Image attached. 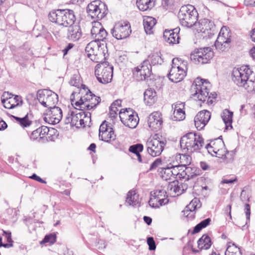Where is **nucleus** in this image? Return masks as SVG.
I'll return each instance as SVG.
<instances>
[{
    "label": "nucleus",
    "mask_w": 255,
    "mask_h": 255,
    "mask_svg": "<svg viewBox=\"0 0 255 255\" xmlns=\"http://www.w3.org/2000/svg\"><path fill=\"white\" fill-rule=\"evenodd\" d=\"M8 93H4L1 98V102L6 109H11L19 105L21 103V97L18 96L12 95L8 97Z\"/></svg>",
    "instance_id": "412c9836"
},
{
    "label": "nucleus",
    "mask_w": 255,
    "mask_h": 255,
    "mask_svg": "<svg viewBox=\"0 0 255 255\" xmlns=\"http://www.w3.org/2000/svg\"><path fill=\"white\" fill-rule=\"evenodd\" d=\"M166 138L160 134L150 136L146 141V147L148 153L153 157L160 155L166 145Z\"/></svg>",
    "instance_id": "39448f33"
},
{
    "label": "nucleus",
    "mask_w": 255,
    "mask_h": 255,
    "mask_svg": "<svg viewBox=\"0 0 255 255\" xmlns=\"http://www.w3.org/2000/svg\"><path fill=\"white\" fill-rule=\"evenodd\" d=\"M119 111L117 107L111 106L109 112V116L111 118H115L117 117Z\"/></svg>",
    "instance_id": "5fc2aeb1"
},
{
    "label": "nucleus",
    "mask_w": 255,
    "mask_h": 255,
    "mask_svg": "<svg viewBox=\"0 0 255 255\" xmlns=\"http://www.w3.org/2000/svg\"><path fill=\"white\" fill-rule=\"evenodd\" d=\"M209 153L212 156L218 158H224L227 163L232 162L233 161V156L232 153H229L225 148L223 140L221 138H217L212 141L206 146Z\"/></svg>",
    "instance_id": "7ed1b4c3"
},
{
    "label": "nucleus",
    "mask_w": 255,
    "mask_h": 255,
    "mask_svg": "<svg viewBox=\"0 0 255 255\" xmlns=\"http://www.w3.org/2000/svg\"><path fill=\"white\" fill-rule=\"evenodd\" d=\"M177 185H178L177 180H174L169 183L167 188V192L171 196H175L177 195V192H179V190L177 189Z\"/></svg>",
    "instance_id": "79ce46f5"
},
{
    "label": "nucleus",
    "mask_w": 255,
    "mask_h": 255,
    "mask_svg": "<svg viewBox=\"0 0 255 255\" xmlns=\"http://www.w3.org/2000/svg\"><path fill=\"white\" fill-rule=\"evenodd\" d=\"M180 144L181 148L192 152L203 146L204 140L200 135L189 132L181 137Z\"/></svg>",
    "instance_id": "423d86ee"
},
{
    "label": "nucleus",
    "mask_w": 255,
    "mask_h": 255,
    "mask_svg": "<svg viewBox=\"0 0 255 255\" xmlns=\"http://www.w3.org/2000/svg\"><path fill=\"white\" fill-rule=\"evenodd\" d=\"M82 32L78 25H71L69 26L67 34V38L73 41H78L81 37Z\"/></svg>",
    "instance_id": "b1692460"
},
{
    "label": "nucleus",
    "mask_w": 255,
    "mask_h": 255,
    "mask_svg": "<svg viewBox=\"0 0 255 255\" xmlns=\"http://www.w3.org/2000/svg\"><path fill=\"white\" fill-rule=\"evenodd\" d=\"M152 197L149 200L148 203L150 206L153 208H157L162 205H165L168 202L167 199H159L152 194V192L151 193Z\"/></svg>",
    "instance_id": "e433bc0d"
},
{
    "label": "nucleus",
    "mask_w": 255,
    "mask_h": 255,
    "mask_svg": "<svg viewBox=\"0 0 255 255\" xmlns=\"http://www.w3.org/2000/svg\"><path fill=\"white\" fill-rule=\"evenodd\" d=\"M198 25L197 31L204 33V36L210 38L214 35L216 31L215 25L211 20L206 18L201 19L199 21Z\"/></svg>",
    "instance_id": "f3484780"
},
{
    "label": "nucleus",
    "mask_w": 255,
    "mask_h": 255,
    "mask_svg": "<svg viewBox=\"0 0 255 255\" xmlns=\"http://www.w3.org/2000/svg\"><path fill=\"white\" fill-rule=\"evenodd\" d=\"M201 207V204L200 200L198 198H194L193 199L190 203L185 208L184 212H187L188 211L193 212L196 209L200 208Z\"/></svg>",
    "instance_id": "a19ab883"
},
{
    "label": "nucleus",
    "mask_w": 255,
    "mask_h": 255,
    "mask_svg": "<svg viewBox=\"0 0 255 255\" xmlns=\"http://www.w3.org/2000/svg\"><path fill=\"white\" fill-rule=\"evenodd\" d=\"M237 181V178H235L234 179H223L221 183L222 184H232L233 183Z\"/></svg>",
    "instance_id": "052dcab7"
},
{
    "label": "nucleus",
    "mask_w": 255,
    "mask_h": 255,
    "mask_svg": "<svg viewBox=\"0 0 255 255\" xmlns=\"http://www.w3.org/2000/svg\"><path fill=\"white\" fill-rule=\"evenodd\" d=\"M160 176L164 180H171L173 178V172H171L170 167L162 168L159 171Z\"/></svg>",
    "instance_id": "c03bdc74"
},
{
    "label": "nucleus",
    "mask_w": 255,
    "mask_h": 255,
    "mask_svg": "<svg viewBox=\"0 0 255 255\" xmlns=\"http://www.w3.org/2000/svg\"><path fill=\"white\" fill-rule=\"evenodd\" d=\"M119 117L122 123L126 127L131 128H135L139 122L137 114L130 108L122 109L120 110Z\"/></svg>",
    "instance_id": "f8f14e48"
},
{
    "label": "nucleus",
    "mask_w": 255,
    "mask_h": 255,
    "mask_svg": "<svg viewBox=\"0 0 255 255\" xmlns=\"http://www.w3.org/2000/svg\"><path fill=\"white\" fill-rule=\"evenodd\" d=\"M230 43L231 42H227V41H216L215 43V46L217 49L220 51H225L228 50L230 47Z\"/></svg>",
    "instance_id": "49530a36"
},
{
    "label": "nucleus",
    "mask_w": 255,
    "mask_h": 255,
    "mask_svg": "<svg viewBox=\"0 0 255 255\" xmlns=\"http://www.w3.org/2000/svg\"><path fill=\"white\" fill-rule=\"evenodd\" d=\"M179 167H181V166L178 164L172 165L170 167L171 172H173L172 175L173 179H175L176 177L178 175H179V176L180 175L184 176V174L185 175H187V173L191 170L190 167H186L185 169L183 170L182 172L180 173L179 171L180 169H179Z\"/></svg>",
    "instance_id": "58836bf2"
},
{
    "label": "nucleus",
    "mask_w": 255,
    "mask_h": 255,
    "mask_svg": "<svg viewBox=\"0 0 255 255\" xmlns=\"http://www.w3.org/2000/svg\"><path fill=\"white\" fill-rule=\"evenodd\" d=\"M39 132V130L38 128L33 131L30 136V139L32 140H34L39 138V141H40L41 138H40V135Z\"/></svg>",
    "instance_id": "4d7b16f0"
},
{
    "label": "nucleus",
    "mask_w": 255,
    "mask_h": 255,
    "mask_svg": "<svg viewBox=\"0 0 255 255\" xmlns=\"http://www.w3.org/2000/svg\"><path fill=\"white\" fill-rule=\"evenodd\" d=\"M17 122L23 128L29 127L32 123V121L29 120L28 115L27 114L23 118L14 117Z\"/></svg>",
    "instance_id": "a18cd8bd"
},
{
    "label": "nucleus",
    "mask_w": 255,
    "mask_h": 255,
    "mask_svg": "<svg viewBox=\"0 0 255 255\" xmlns=\"http://www.w3.org/2000/svg\"><path fill=\"white\" fill-rule=\"evenodd\" d=\"M231 34L229 28L227 26H224L221 29L216 41H218V42H219H219H231Z\"/></svg>",
    "instance_id": "2f4dec72"
},
{
    "label": "nucleus",
    "mask_w": 255,
    "mask_h": 255,
    "mask_svg": "<svg viewBox=\"0 0 255 255\" xmlns=\"http://www.w3.org/2000/svg\"><path fill=\"white\" fill-rule=\"evenodd\" d=\"M184 106L183 103L176 104L175 105V109L172 118L173 121H180L185 119V114L182 109Z\"/></svg>",
    "instance_id": "bb28decb"
},
{
    "label": "nucleus",
    "mask_w": 255,
    "mask_h": 255,
    "mask_svg": "<svg viewBox=\"0 0 255 255\" xmlns=\"http://www.w3.org/2000/svg\"><path fill=\"white\" fill-rule=\"evenodd\" d=\"M245 2L247 5L255 6V0H245Z\"/></svg>",
    "instance_id": "774afa93"
},
{
    "label": "nucleus",
    "mask_w": 255,
    "mask_h": 255,
    "mask_svg": "<svg viewBox=\"0 0 255 255\" xmlns=\"http://www.w3.org/2000/svg\"><path fill=\"white\" fill-rule=\"evenodd\" d=\"M175 159L178 163V165L181 167H187L186 166L189 165L192 160L191 157L186 154H178L175 156Z\"/></svg>",
    "instance_id": "72a5a7b5"
},
{
    "label": "nucleus",
    "mask_w": 255,
    "mask_h": 255,
    "mask_svg": "<svg viewBox=\"0 0 255 255\" xmlns=\"http://www.w3.org/2000/svg\"><path fill=\"white\" fill-rule=\"evenodd\" d=\"M156 22V19L152 17L147 16L144 18L143 24L146 34H150L152 33V29Z\"/></svg>",
    "instance_id": "473e14b6"
},
{
    "label": "nucleus",
    "mask_w": 255,
    "mask_h": 255,
    "mask_svg": "<svg viewBox=\"0 0 255 255\" xmlns=\"http://www.w3.org/2000/svg\"><path fill=\"white\" fill-rule=\"evenodd\" d=\"M155 0H137L136 5L139 9L145 11L151 9L155 5Z\"/></svg>",
    "instance_id": "7c9ffc66"
},
{
    "label": "nucleus",
    "mask_w": 255,
    "mask_h": 255,
    "mask_svg": "<svg viewBox=\"0 0 255 255\" xmlns=\"http://www.w3.org/2000/svg\"><path fill=\"white\" fill-rule=\"evenodd\" d=\"M166 193L167 192L165 190L163 189H158L154 191L152 194L154 195L155 197H156L159 199H163L162 197H165Z\"/></svg>",
    "instance_id": "3c124183"
},
{
    "label": "nucleus",
    "mask_w": 255,
    "mask_h": 255,
    "mask_svg": "<svg viewBox=\"0 0 255 255\" xmlns=\"http://www.w3.org/2000/svg\"><path fill=\"white\" fill-rule=\"evenodd\" d=\"M62 21L61 25L65 27L73 25L76 20L75 12L72 9H62Z\"/></svg>",
    "instance_id": "5701e85b"
},
{
    "label": "nucleus",
    "mask_w": 255,
    "mask_h": 255,
    "mask_svg": "<svg viewBox=\"0 0 255 255\" xmlns=\"http://www.w3.org/2000/svg\"><path fill=\"white\" fill-rule=\"evenodd\" d=\"M231 243H229V244ZM225 255H242L240 248L238 247L234 243L232 245H228L225 252Z\"/></svg>",
    "instance_id": "ea45409f"
},
{
    "label": "nucleus",
    "mask_w": 255,
    "mask_h": 255,
    "mask_svg": "<svg viewBox=\"0 0 255 255\" xmlns=\"http://www.w3.org/2000/svg\"><path fill=\"white\" fill-rule=\"evenodd\" d=\"M39 130V133L40 135V138L43 139L45 135L48 134L50 131L49 128L46 126H41L38 128Z\"/></svg>",
    "instance_id": "603ef678"
},
{
    "label": "nucleus",
    "mask_w": 255,
    "mask_h": 255,
    "mask_svg": "<svg viewBox=\"0 0 255 255\" xmlns=\"http://www.w3.org/2000/svg\"><path fill=\"white\" fill-rule=\"evenodd\" d=\"M69 84L72 86L79 88L82 84L80 83V77L78 75H74L72 76Z\"/></svg>",
    "instance_id": "8fccbe9b"
},
{
    "label": "nucleus",
    "mask_w": 255,
    "mask_h": 255,
    "mask_svg": "<svg viewBox=\"0 0 255 255\" xmlns=\"http://www.w3.org/2000/svg\"><path fill=\"white\" fill-rule=\"evenodd\" d=\"M162 123L161 114L160 112H153L148 117V126L153 130L157 131L160 129Z\"/></svg>",
    "instance_id": "4be33fe9"
},
{
    "label": "nucleus",
    "mask_w": 255,
    "mask_h": 255,
    "mask_svg": "<svg viewBox=\"0 0 255 255\" xmlns=\"http://www.w3.org/2000/svg\"><path fill=\"white\" fill-rule=\"evenodd\" d=\"M143 149V145L141 143H137L130 146L128 150L129 152L134 153L137 157L138 161L139 162H141L142 158L140 152H141Z\"/></svg>",
    "instance_id": "4c0bfd02"
},
{
    "label": "nucleus",
    "mask_w": 255,
    "mask_h": 255,
    "mask_svg": "<svg viewBox=\"0 0 255 255\" xmlns=\"http://www.w3.org/2000/svg\"><path fill=\"white\" fill-rule=\"evenodd\" d=\"M3 233L5 235V238H6L7 241L8 243H12V241L11 239V233H7L5 231H3Z\"/></svg>",
    "instance_id": "69168bd1"
},
{
    "label": "nucleus",
    "mask_w": 255,
    "mask_h": 255,
    "mask_svg": "<svg viewBox=\"0 0 255 255\" xmlns=\"http://www.w3.org/2000/svg\"><path fill=\"white\" fill-rule=\"evenodd\" d=\"M56 236L54 234H51L45 236L43 240L40 242L41 244L45 243H49V244H53L56 242Z\"/></svg>",
    "instance_id": "09e8293b"
},
{
    "label": "nucleus",
    "mask_w": 255,
    "mask_h": 255,
    "mask_svg": "<svg viewBox=\"0 0 255 255\" xmlns=\"http://www.w3.org/2000/svg\"><path fill=\"white\" fill-rule=\"evenodd\" d=\"M62 9H58L51 11L48 14V18L50 21L62 25Z\"/></svg>",
    "instance_id": "c85d7f7f"
},
{
    "label": "nucleus",
    "mask_w": 255,
    "mask_h": 255,
    "mask_svg": "<svg viewBox=\"0 0 255 255\" xmlns=\"http://www.w3.org/2000/svg\"><path fill=\"white\" fill-rule=\"evenodd\" d=\"M156 93L152 88H148L144 93V101L149 106L152 105L156 101Z\"/></svg>",
    "instance_id": "cd10ccee"
},
{
    "label": "nucleus",
    "mask_w": 255,
    "mask_h": 255,
    "mask_svg": "<svg viewBox=\"0 0 255 255\" xmlns=\"http://www.w3.org/2000/svg\"><path fill=\"white\" fill-rule=\"evenodd\" d=\"M91 35L94 40L91 41L86 47L85 51L87 56L93 62H101L106 58L107 49L104 40L106 39L108 33L98 21L93 23L91 30Z\"/></svg>",
    "instance_id": "f257e3e1"
},
{
    "label": "nucleus",
    "mask_w": 255,
    "mask_h": 255,
    "mask_svg": "<svg viewBox=\"0 0 255 255\" xmlns=\"http://www.w3.org/2000/svg\"><path fill=\"white\" fill-rule=\"evenodd\" d=\"M198 16V13L196 8L191 4L182 6L178 13L180 24L188 28L195 25Z\"/></svg>",
    "instance_id": "20e7f679"
},
{
    "label": "nucleus",
    "mask_w": 255,
    "mask_h": 255,
    "mask_svg": "<svg viewBox=\"0 0 255 255\" xmlns=\"http://www.w3.org/2000/svg\"><path fill=\"white\" fill-rule=\"evenodd\" d=\"M214 56V52L210 47L195 49L190 55V59L196 63L202 64L208 63Z\"/></svg>",
    "instance_id": "4468645a"
},
{
    "label": "nucleus",
    "mask_w": 255,
    "mask_h": 255,
    "mask_svg": "<svg viewBox=\"0 0 255 255\" xmlns=\"http://www.w3.org/2000/svg\"><path fill=\"white\" fill-rule=\"evenodd\" d=\"M95 74L100 83L107 84L112 81L113 67L109 65L107 62H102L96 65Z\"/></svg>",
    "instance_id": "1a4fd4ad"
},
{
    "label": "nucleus",
    "mask_w": 255,
    "mask_h": 255,
    "mask_svg": "<svg viewBox=\"0 0 255 255\" xmlns=\"http://www.w3.org/2000/svg\"><path fill=\"white\" fill-rule=\"evenodd\" d=\"M232 80L238 86L244 88L248 92L255 91V78L253 72L248 65L234 68Z\"/></svg>",
    "instance_id": "f03ea898"
},
{
    "label": "nucleus",
    "mask_w": 255,
    "mask_h": 255,
    "mask_svg": "<svg viewBox=\"0 0 255 255\" xmlns=\"http://www.w3.org/2000/svg\"><path fill=\"white\" fill-rule=\"evenodd\" d=\"M147 243L149 246V250L150 251L154 250L156 248V245L154 239L152 237H148L147 239Z\"/></svg>",
    "instance_id": "864d4df0"
},
{
    "label": "nucleus",
    "mask_w": 255,
    "mask_h": 255,
    "mask_svg": "<svg viewBox=\"0 0 255 255\" xmlns=\"http://www.w3.org/2000/svg\"><path fill=\"white\" fill-rule=\"evenodd\" d=\"M179 29L177 28L173 30H165L163 33V37L165 40L170 44L178 43L179 39Z\"/></svg>",
    "instance_id": "393cba45"
},
{
    "label": "nucleus",
    "mask_w": 255,
    "mask_h": 255,
    "mask_svg": "<svg viewBox=\"0 0 255 255\" xmlns=\"http://www.w3.org/2000/svg\"><path fill=\"white\" fill-rule=\"evenodd\" d=\"M245 210L247 219L249 220L251 215V207L249 204H245Z\"/></svg>",
    "instance_id": "13d9d810"
},
{
    "label": "nucleus",
    "mask_w": 255,
    "mask_h": 255,
    "mask_svg": "<svg viewBox=\"0 0 255 255\" xmlns=\"http://www.w3.org/2000/svg\"><path fill=\"white\" fill-rule=\"evenodd\" d=\"M73 47V44L72 43H69L63 50V52L64 53V55H66L68 51L71 49Z\"/></svg>",
    "instance_id": "338daca9"
},
{
    "label": "nucleus",
    "mask_w": 255,
    "mask_h": 255,
    "mask_svg": "<svg viewBox=\"0 0 255 255\" xmlns=\"http://www.w3.org/2000/svg\"><path fill=\"white\" fill-rule=\"evenodd\" d=\"M200 166L201 168L204 170H206L210 168L209 165L205 162L201 161L200 162Z\"/></svg>",
    "instance_id": "680f3d73"
},
{
    "label": "nucleus",
    "mask_w": 255,
    "mask_h": 255,
    "mask_svg": "<svg viewBox=\"0 0 255 255\" xmlns=\"http://www.w3.org/2000/svg\"><path fill=\"white\" fill-rule=\"evenodd\" d=\"M211 221V220L209 218L202 221L194 228L192 231V234L199 233L202 229L205 228L208 226L210 224Z\"/></svg>",
    "instance_id": "37998d69"
},
{
    "label": "nucleus",
    "mask_w": 255,
    "mask_h": 255,
    "mask_svg": "<svg viewBox=\"0 0 255 255\" xmlns=\"http://www.w3.org/2000/svg\"><path fill=\"white\" fill-rule=\"evenodd\" d=\"M131 32L130 24L127 21H121L116 23L111 29L113 36L118 40L127 38Z\"/></svg>",
    "instance_id": "2eb2a0df"
},
{
    "label": "nucleus",
    "mask_w": 255,
    "mask_h": 255,
    "mask_svg": "<svg viewBox=\"0 0 255 255\" xmlns=\"http://www.w3.org/2000/svg\"><path fill=\"white\" fill-rule=\"evenodd\" d=\"M231 205H228L225 209V213L230 217V218L232 219L231 216Z\"/></svg>",
    "instance_id": "e2e57ef3"
},
{
    "label": "nucleus",
    "mask_w": 255,
    "mask_h": 255,
    "mask_svg": "<svg viewBox=\"0 0 255 255\" xmlns=\"http://www.w3.org/2000/svg\"><path fill=\"white\" fill-rule=\"evenodd\" d=\"M211 118L210 113L206 110L199 112L194 118L195 126L199 130L202 129Z\"/></svg>",
    "instance_id": "aec40b11"
},
{
    "label": "nucleus",
    "mask_w": 255,
    "mask_h": 255,
    "mask_svg": "<svg viewBox=\"0 0 255 255\" xmlns=\"http://www.w3.org/2000/svg\"><path fill=\"white\" fill-rule=\"evenodd\" d=\"M99 138L105 142L114 140L116 138L113 128L108 126V123L106 121L103 122L100 127Z\"/></svg>",
    "instance_id": "a211bd4d"
},
{
    "label": "nucleus",
    "mask_w": 255,
    "mask_h": 255,
    "mask_svg": "<svg viewBox=\"0 0 255 255\" xmlns=\"http://www.w3.org/2000/svg\"><path fill=\"white\" fill-rule=\"evenodd\" d=\"M133 74L138 81L148 79L151 74V66L148 60H144L139 66L134 68Z\"/></svg>",
    "instance_id": "dca6fc26"
},
{
    "label": "nucleus",
    "mask_w": 255,
    "mask_h": 255,
    "mask_svg": "<svg viewBox=\"0 0 255 255\" xmlns=\"http://www.w3.org/2000/svg\"><path fill=\"white\" fill-rule=\"evenodd\" d=\"M107 11L105 3L100 0L93 1L87 7L88 15L93 19H102L107 15Z\"/></svg>",
    "instance_id": "9b49d317"
},
{
    "label": "nucleus",
    "mask_w": 255,
    "mask_h": 255,
    "mask_svg": "<svg viewBox=\"0 0 255 255\" xmlns=\"http://www.w3.org/2000/svg\"><path fill=\"white\" fill-rule=\"evenodd\" d=\"M30 178L40 183H46V181L41 178L39 176H37L36 174H33Z\"/></svg>",
    "instance_id": "bf43d9fd"
},
{
    "label": "nucleus",
    "mask_w": 255,
    "mask_h": 255,
    "mask_svg": "<svg viewBox=\"0 0 255 255\" xmlns=\"http://www.w3.org/2000/svg\"><path fill=\"white\" fill-rule=\"evenodd\" d=\"M101 101V98L93 94L90 90L87 92L85 96L80 97L79 101L72 100V105H75L77 107L84 110H91L96 107Z\"/></svg>",
    "instance_id": "9d476101"
},
{
    "label": "nucleus",
    "mask_w": 255,
    "mask_h": 255,
    "mask_svg": "<svg viewBox=\"0 0 255 255\" xmlns=\"http://www.w3.org/2000/svg\"><path fill=\"white\" fill-rule=\"evenodd\" d=\"M233 113L227 109L224 110L222 114L221 117L224 123L225 124L226 129H228L229 128H232V123L233 122Z\"/></svg>",
    "instance_id": "c756f323"
},
{
    "label": "nucleus",
    "mask_w": 255,
    "mask_h": 255,
    "mask_svg": "<svg viewBox=\"0 0 255 255\" xmlns=\"http://www.w3.org/2000/svg\"><path fill=\"white\" fill-rule=\"evenodd\" d=\"M126 201L129 205L136 206L139 203L138 195L136 193L135 191H129L127 194Z\"/></svg>",
    "instance_id": "c9c22d12"
},
{
    "label": "nucleus",
    "mask_w": 255,
    "mask_h": 255,
    "mask_svg": "<svg viewBox=\"0 0 255 255\" xmlns=\"http://www.w3.org/2000/svg\"><path fill=\"white\" fill-rule=\"evenodd\" d=\"M7 127V124L2 120L0 119V130H4Z\"/></svg>",
    "instance_id": "0e129e2a"
},
{
    "label": "nucleus",
    "mask_w": 255,
    "mask_h": 255,
    "mask_svg": "<svg viewBox=\"0 0 255 255\" xmlns=\"http://www.w3.org/2000/svg\"><path fill=\"white\" fill-rule=\"evenodd\" d=\"M187 62L178 58H173L172 67L168 74L169 80L174 83L181 81L186 75Z\"/></svg>",
    "instance_id": "0eeeda50"
},
{
    "label": "nucleus",
    "mask_w": 255,
    "mask_h": 255,
    "mask_svg": "<svg viewBox=\"0 0 255 255\" xmlns=\"http://www.w3.org/2000/svg\"><path fill=\"white\" fill-rule=\"evenodd\" d=\"M151 65H155L156 64H161L163 61L160 56V54L158 53L153 54L150 57Z\"/></svg>",
    "instance_id": "de8ad7c7"
},
{
    "label": "nucleus",
    "mask_w": 255,
    "mask_h": 255,
    "mask_svg": "<svg viewBox=\"0 0 255 255\" xmlns=\"http://www.w3.org/2000/svg\"><path fill=\"white\" fill-rule=\"evenodd\" d=\"M210 83L206 80L197 78L192 85L191 92L195 99L204 102L209 96Z\"/></svg>",
    "instance_id": "6e6552de"
},
{
    "label": "nucleus",
    "mask_w": 255,
    "mask_h": 255,
    "mask_svg": "<svg viewBox=\"0 0 255 255\" xmlns=\"http://www.w3.org/2000/svg\"><path fill=\"white\" fill-rule=\"evenodd\" d=\"M78 108H76V110L75 111L71 112V124L72 126H75L77 128H80L82 126L85 127L84 118L87 115L85 114L84 109L80 108L79 109Z\"/></svg>",
    "instance_id": "6ab92c4d"
},
{
    "label": "nucleus",
    "mask_w": 255,
    "mask_h": 255,
    "mask_svg": "<svg viewBox=\"0 0 255 255\" xmlns=\"http://www.w3.org/2000/svg\"><path fill=\"white\" fill-rule=\"evenodd\" d=\"M37 97L42 106L48 108L54 107L58 101V96L56 93L46 89L38 90Z\"/></svg>",
    "instance_id": "ddd939ff"
},
{
    "label": "nucleus",
    "mask_w": 255,
    "mask_h": 255,
    "mask_svg": "<svg viewBox=\"0 0 255 255\" xmlns=\"http://www.w3.org/2000/svg\"><path fill=\"white\" fill-rule=\"evenodd\" d=\"M50 113L48 118L49 123L55 125L58 124L62 119V112L61 109L58 107L54 106L50 108Z\"/></svg>",
    "instance_id": "a878e982"
},
{
    "label": "nucleus",
    "mask_w": 255,
    "mask_h": 255,
    "mask_svg": "<svg viewBox=\"0 0 255 255\" xmlns=\"http://www.w3.org/2000/svg\"><path fill=\"white\" fill-rule=\"evenodd\" d=\"M212 245L210 238L207 235H203L198 241V247L201 250H208Z\"/></svg>",
    "instance_id": "f704fd0d"
},
{
    "label": "nucleus",
    "mask_w": 255,
    "mask_h": 255,
    "mask_svg": "<svg viewBox=\"0 0 255 255\" xmlns=\"http://www.w3.org/2000/svg\"><path fill=\"white\" fill-rule=\"evenodd\" d=\"M162 164V160L160 158H157L153 162H152L149 168V170H152Z\"/></svg>",
    "instance_id": "6e6d98bb"
}]
</instances>
